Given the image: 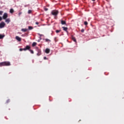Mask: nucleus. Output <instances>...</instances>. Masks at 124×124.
<instances>
[{"mask_svg":"<svg viewBox=\"0 0 124 124\" xmlns=\"http://www.w3.org/2000/svg\"><path fill=\"white\" fill-rule=\"evenodd\" d=\"M30 49H31V46H27L24 48H20L19 51H27V50H30Z\"/></svg>","mask_w":124,"mask_h":124,"instance_id":"f257e3e1","label":"nucleus"},{"mask_svg":"<svg viewBox=\"0 0 124 124\" xmlns=\"http://www.w3.org/2000/svg\"><path fill=\"white\" fill-rule=\"evenodd\" d=\"M51 14L53 15L54 16H57L58 14H59V11L53 10L51 12Z\"/></svg>","mask_w":124,"mask_h":124,"instance_id":"f03ea898","label":"nucleus"},{"mask_svg":"<svg viewBox=\"0 0 124 124\" xmlns=\"http://www.w3.org/2000/svg\"><path fill=\"white\" fill-rule=\"evenodd\" d=\"M4 27H5V23L2 21L0 23V29H3Z\"/></svg>","mask_w":124,"mask_h":124,"instance_id":"7ed1b4c3","label":"nucleus"},{"mask_svg":"<svg viewBox=\"0 0 124 124\" xmlns=\"http://www.w3.org/2000/svg\"><path fill=\"white\" fill-rule=\"evenodd\" d=\"M7 17H8V14L6 13H4L2 16L3 19L4 20H6V18H7Z\"/></svg>","mask_w":124,"mask_h":124,"instance_id":"20e7f679","label":"nucleus"},{"mask_svg":"<svg viewBox=\"0 0 124 124\" xmlns=\"http://www.w3.org/2000/svg\"><path fill=\"white\" fill-rule=\"evenodd\" d=\"M4 66H9L11 65L10 62H4Z\"/></svg>","mask_w":124,"mask_h":124,"instance_id":"39448f33","label":"nucleus"},{"mask_svg":"<svg viewBox=\"0 0 124 124\" xmlns=\"http://www.w3.org/2000/svg\"><path fill=\"white\" fill-rule=\"evenodd\" d=\"M16 40H17V41H21V40H22V39L18 36H16Z\"/></svg>","mask_w":124,"mask_h":124,"instance_id":"423d86ee","label":"nucleus"},{"mask_svg":"<svg viewBox=\"0 0 124 124\" xmlns=\"http://www.w3.org/2000/svg\"><path fill=\"white\" fill-rule=\"evenodd\" d=\"M5 22L7 23V24H9V23H10V18L5 19Z\"/></svg>","mask_w":124,"mask_h":124,"instance_id":"0eeeda50","label":"nucleus"},{"mask_svg":"<svg viewBox=\"0 0 124 124\" xmlns=\"http://www.w3.org/2000/svg\"><path fill=\"white\" fill-rule=\"evenodd\" d=\"M45 52L46 54H49V53H50V49L46 48L45 50Z\"/></svg>","mask_w":124,"mask_h":124,"instance_id":"6e6552de","label":"nucleus"},{"mask_svg":"<svg viewBox=\"0 0 124 124\" xmlns=\"http://www.w3.org/2000/svg\"><path fill=\"white\" fill-rule=\"evenodd\" d=\"M38 53L37 54V56H40L41 55V50L40 49H38Z\"/></svg>","mask_w":124,"mask_h":124,"instance_id":"1a4fd4ad","label":"nucleus"},{"mask_svg":"<svg viewBox=\"0 0 124 124\" xmlns=\"http://www.w3.org/2000/svg\"><path fill=\"white\" fill-rule=\"evenodd\" d=\"M28 29H21V31H23V32H26V31H28Z\"/></svg>","mask_w":124,"mask_h":124,"instance_id":"9d476101","label":"nucleus"},{"mask_svg":"<svg viewBox=\"0 0 124 124\" xmlns=\"http://www.w3.org/2000/svg\"><path fill=\"white\" fill-rule=\"evenodd\" d=\"M62 29H63V31H67V27H62Z\"/></svg>","mask_w":124,"mask_h":124,"instance_id":"9b49d317","label":"nucleus"},{"mask_svg":"<svg viewBox=\"0 0 124 124\" xmlns=\"http://www.w3.org/2000/svg\"><path fill=\"white\" fill-rule=\"evenodd\" d=\"M10 13H11L12 14V13H14V10L13 9H11L10 10Z\"/></svg>","mask_w":124,"mask_h":124,"instance_id":"f8f14e48","label":"nucleus"},{"mask_svg":"<svg viewBox=\"0 0 124 124\" xmlns=\"http://www.w3.org/2000/svg\"><path fill=\"white\" fill-rule=\"evenodd\" d=\"M0 66H4V62H0Z\"/></svg>","mask_w":124,"mask_h":124,"instance_id":"ddd939ff","label":"nucleus"},{"mask_svg":"<svg viewBox=\"0 0 124 124\" xmlns=\"http://www.w3.org/2000/svg\"><path fill=\"white\" fill-rule=\"evenodd\" d=\"M61 24L62 25H65V24H66V23L65 22V21H63V20H62L61 21Z\"/></svg>","mask_w":124,"mask_h":124,"instance_id":"4468645a","label":"nucleus"},{"mask_svg":"<svg viewBox=\"0 0 124 124\" xmlns=\"http://www.w3.org/2000/svg\"><path fill=\"white\" fill-rule=\"evenodd\" d=\"M28 29H29V31H31V30H32L33 29V28L31 26H29Z\"/></svg>","mask_w":124,"mask_h":124,"instance_id":"2eb2a0df","label":"nucleus"},{"mask_svg":"<svg viewBox=\"0 0 124 124\" xmlns=\"http://www.w3.org/2000/svg\"><path fill=\"white\" fill-rule=\"evenodd\" d=\"M4 37V35L0 34V39H2Z\"/></svg>","mask_w":124,"mask_h":124,"instance_id":"dca6fc26","label":"nucleus"},{"mask_svg":"<svg viewBox=\"0 0 124 124\" xmlns=\"http://www.w3.org/2000/svg\"><path fill=\"white\" fill-rule=\"evenodd\" d=\"M35 45H36V43L33 42V43H32V46L33 47H34V46H35Z\"/></svg>","mask_w":124,"mask_h":124,"instance_id":"f3484780","label":"nucleus"},{"mask_svg":"<svg viewBox=\"0 0 124 124\" xmlns=\"http://www.w3.org/2000/svg\"><path fill=\"white\" fill-rule=\"evenodd\" d=\"M72 40H73L74 42H76V39H75L74 37H72Z\"/></svg>","mask_w":124,"mask_h":124,"instance_id":"a211bd4d","label":"nucleus"},{"mask_svg":"<svg viewBox=\"0 0 124 124\" xmlns=\"http://www.w3.org/2000/svg\"><path fill=\"white\" fill-rule=\"evenodd\" d=\"M60 31H61V30H56V33H59V32H60Z\"/></svg>","mask_w":124,"mask_h":124,"instance_id":"6ab92c4d","label":"nucleus"},{"mask_svg":"<svg viewBox=\"0 0 124 124\" xmlns=\"http://www.w3.org/2000/svg\"><path fill=\"white\" fill-rule=\"evenodd\" d=\"M84 25H85V26H87V25H88V22L85 21V22H84Z\"/></svg>","mask_w":124,"mask_h":124,"instance_id":"aec40b11","label":"nucleus"},{"mask_svg":"<svg viewBox=\"0 0 124 124\" xmlns=\"http://www.w3.org/2000/svg\"><path fill=\"white\" fill-rule=\"evenodd\" d=\"M31 10H29L28 11V14H31Z\"/></svg>","mask_w":124,"mask_h":124,"instance_id":"412c9836","label":"nucleus"},{"mask_svg":"<svg viewBox=\"0 0 124 124\" xmlns=\"http://www.w3.org/2000/svg\"><path fill=\"white\" fill-rule=\"evenodd\" d=\"M3 13V12L2 11H0V15H2V14Z\"/></svg>","mask_w":124,"mask_h":124,"instance_id":"4be33fe9","label":"nucleus"},{"mask_svg":"<svg viewBox=\"0 0 124 124\" xmlns=\"http://www.w3.org/2000/svg\"><path fill=\"white\" fill-rule=\"evenodd\" d=\"M30 51L31 52V54H33V51L32 50H30Z\"/></svg>","mask_w":124,"mask_h":124,"instance_id":"5701e85b","label":"nucleus"},{"mask_svg":"<svg viewBox=\"0 0 124 124\" xmlns=\"http://www.w3.org/2000/svg\"><path fill=\"white\" fill-rule=\"evenodd\" d=\"M81 32H84V31H85V30H84V29H82L81 30Z\"/></svg>","mask_w":124,"mask_h":124,"instance_id":"b1692460","label":"nucleus"},{"mask_svg":"<svg viewBox=\"0 0 124 124\" xmlns=\"http://www.w3.org/2000/svg\"><path fill=\"white\" fill-rule=\"evenodd\" d=\"M22 14V12H19L18 13V16L20 17V15Z\"/></svg>","mask_w":124,"mask_h":124,"instance_id":"393cba45","label":"nucleus"},{"mask_svg":"<svg viewBox=\"0 0 124 124\" xmlns=\"http://www.w3.org/2000/svg\"><path fill=\"white\" fill-rule=\"evenodd\" d=\"M46 42H47V41H51L50 40L48 39H46Z\"/></svg>","mask_w":124,"mask_h":124,"instance_id":"a878e982","label":"nucleus"},{"mask_svg":"<svg viewBox=\"0 0 124 124\" xmlns=\"http://www.w3.org/2000/svg\"><path fill=\"white\" fill-rule=\"evenodd\" d=\"M44 9H45V11H48L47 8H45Z\"/></svg>","mask_w":124,"mask_h":124,"instance_id":"bb28decb","label":"nucleus"},{"mask_svg":"<svg viewBox=\"0 0 124 124\" xmlns=\"http://www.w3.org/2000/svg\"><path fill=\"white\" fill-rule=\"evenodd\" d=\"M2 20V17L1 16H0V21H1Z\"/></svg>","mask_w":124,"mask_h":124,"instance_id":"cd10ccee","label":"nucleus"},{"mask_svg":"<svg viewBox=\"0 0 124 124\" xmlns=\"http://www.w3.org/2000/svg\"><path fill=\"white\" fill-rule=\"evenodd\" d=\"M44 59L45 60H47V58H46V57H44Z\"/></svg>","mask_w":124,"mask_h":124,"instance_id":"c85d7f7f","label":"nucleus"},{"mask_svg":"<svg viewBox=\"0 0 124 124\" xmlns=\"http://www.w3.org/2000/svg\"><path fill=\"white\" fill-rule=\"evenodd\" d=\"M35 24H36V25H38V24H39V23H38V22H36L35 23Z\"/></svg>","mask_w":124,"mask_h":124,"instance_id":"c756f323","label":"nucleus"},{"mask_svg":"<svg viewBox=\"0 0 124 124\" xmlns=\"http://www.w3.org/2000/svg\"><path fill=\"white\" fill-rule=\"evenodd\" d=\"M39 35H40V36H42V35H41V34H39Z\"/></svg>","mask_w":124,"mask_h":124,"instance_id":"7c9ffc66","label":"nucleus"},{"mask_svg":"<svg viewBox=\"0 0 124 124\" xmlns=\"http://www.w3.org/2000/svg\"><path fill=\"white\" fill-rule=\"evenodd\" d=\"M93 1H94L95 0H92Z\"/></svg>","mask_w":124,"mask_h":124,"instance_id":"2f4dec72","label":"nucleus"},{"mask_svg":"<svg viewBox=\"0 0 124 124\" xmlns=\"http://www.w3.org/2000/svg\"><path fill=\"white\" fill-rule=\"evenodd\" d=\"M38 42H39V40H38Z\"/></svg>","mask_w":124,"mask_h":124,"instance_id":"473e14b6","label":"nucleus"}]
</instances>
